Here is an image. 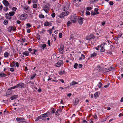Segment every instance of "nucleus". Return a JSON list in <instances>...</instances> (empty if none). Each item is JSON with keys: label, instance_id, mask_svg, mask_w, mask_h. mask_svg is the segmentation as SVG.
I'll list each match as a JSON object with an SVG mask.
<instances>
[{"label": "nucleus", "instance_id": "8fccbe9b", "mask_svg": "<svg viewBox=\"0 0 123 123\" xmlns=\"http://www.w3.org/2000/svg\"><path fill=\"white\" fill-rule=\"evenodd\" d=\"M71 24V22L70 21H68L67 23V25L68 26L70 25Z\"/></svg>", "mask_w": 123, "mask_h": 123}, {"label": "nucleus", "instance_id": "f8f14e48", "mask_svg": "<svg viewBox=\"0 0 123 123\" xmlns=\"http://www.w3.org/2000/svg\"><path fill=\"white\" fill-rule=\"evenodd\" d=\"M17 121L18 122V123H20L23 120H25V119L23 117H17L16 119Z\"/></svg>", "mask_w": 123, "mask_h": 123}, {"label": "nucleus", "instance_id": "423d86ee", "mask_svg": "<svg viewBox=\"0 0 123 123\" xmlns=\"http://www.w3.org/2000/svg\"><path fill=\"white\" fill-rule=\"evenodd\" d=\"M95 37L93 34L87 36L86 37V39L87 40L91 41L92 39H94Z\"/></svg>", "mask_w": 123, "mask_h": 123}, {"label": "nucleus", "instance_id": "338daca9", "mask_svg": "<svg viewBox=\"0 0 123 123\" xmlns=\"http://www.w3.org/2000/svg\"><path fill=\"white\" fill-rule=\"evenodd\" d=\"M82 65L81 64H79L78 66L79 68H80L82 67Z\"/></svg>", "mask_w": 123, "mask_h": 123}, {"label": "nucleus", "instance_id": "bf43d9fd", "mask_svg": "<svg viewBox=\"0 0 123 123\" xmlns=\"http://www.w3.org/2000/svg\"><path fill=\"white\" fill-rule=\"evenodd\" d=\"M50 41L49 40H48L47 42V43L49 46H50Z\"/></svg>", "mask_w": 123, "mask_h": 123}, {"label": "nucleus", "instance_id": "9d476101", "mask_svg": "<svg viewBox=\"0 0 123 123\" xmlns=\"http://www.w3.org/2000/svg\"><path fill=\"white\" fill-rule=\"evenodd\" d=\"M69 6L67 3H65L63 6V9L64 11L67 10L69 8Z\"/></svg>", "mask_w": 123, "mask_h": 123}, {"label": "nucleus", "instance_id": "72a5a7b5", "mask_svg": "<svg viewBox=\"0 0 123 123\" xmlns=\"http://www.w3.org/2000/svg\"><path fill=\"white\" fill-rule=\"evenodd\" d=\"M78 64L77 63H75L74 66V68L75 69H77L78 66Z\"/></svg>", "mask_w": 123, "mask_h": 123}, {"label": "nucleus", "instance_id": "603ef678", "mask_svg": "<svg viewBox=\"0 0 123 123\" xmlns=\"http://www.w3.org/2000/svg\"><path fill=\"white\" fill-rule=\"evenodd\" d=\"M18 88V87H17V85L15 86L11 87V89H15V88Z\"/></svg>", "mask_w": 123, "mask_h": 123}, {"label": "nucleus", "instance_id": "c756f323", "mask_svg": "<svg viewBox=\"0 0 123 123\" xmlns=\"http://www.w3.org/2000/svg\"><path fill=\"white\" fill-rule=\"evenodd\" d=\"M63 13L64 16H66L68 15L69 14V12H63Z\"/></svg>", "mask_w": 123, "mask_h": 123}, {"label": "nucleus", "instance_id": "20e7f679", "mask_svg": "<svg viewBox=\"0 0 123 123\" xmlns=\"http://www.w3.org/2000/svg\"><path fill=\"white\" fill-rule=\"evenodd\" d=\"M38 46L40 49L42 51L47 49L46 45L45 44H40L38 45Z\"/></svg>", "mask_w": 123, "mask_h": 123}, {"label": "nucleus", "instance_id": "774afa93", "mask_svg": "<svg viewBox=\"0 0 123 123\" xmlns=\"http://www.w3.org/2000/svg\"><path fill=\"white\" fill-rule=\"evenodd\" d=\"M109 4L110 5L112 6L113 5V4L112 2L111 1L109 2Z\"/></svg>", "mask_w": 123, "mask_h": 123}, {"label": "nucleus", "instance_id": "dca6fc26", "mask_svg": "<svg viewBox=\"0 0 123 123\" xmlns=\"http://www.w3.org/2000/svg\"><path fill=\"white\" fill-rule=\"evenodd\" d=\"M5 16L6 18L9 20L11 19L12 18L10 17L9 14L8 13H6L5 14Z\"/></svg>", "mask_w": 123, "mask_h": 123}, {"label": "nucleus", "instance_id": "ddd939ff", "mask_svg": "<svg viewBox=\"0 0 123 123\" xmlns=\"http://www.w3.org/2000/svg\"><path fill=\"white\" fill-rule=\"evenodd\" d=\"M64 47L63 45H61L60 46V48L59 49V52L62 54L64 51Z\"/></svg>", "mask_w": 123, "mask_h": 123}, {"label": "nucleus", "instance_id": "9b49d317", "mask_svg": "<svg viewBox=\"0 0 123 123\" xmlns=\"http://www.w3.org/2000/svg\"><path fill=\"white\" fill-rule=\"evenodd\" d=\"M84 19V18H83L80 17L78 18V21L79 24L82 25L83 24Z\"/></svg>", "mask_w": 123, "mask_h": 123}, {"label": "nucleus", "instance_id": "e433bc0d", "mask_svg": "<svg viewBox=\"0 0 123 123\" xmlns=\"http://www.w3.org/2000/svg\"><path fill=\"white\" fill-rule=\"evenodd\" d=\"M102 85V83L100 82H99L98 84V85L99 86V88H101V87Z\"/></svg>", "mask_w": 123, "mask_h": 123}, {"label": "nucleus", "instance_id": "79ce46f5", "mask_svg": "<svg viewBox=\"0 0 123 123\" xmlns=\"http://www.w3.org/2000/svg\"><path fill=\"white\" fill-rule=\"evenodd\" d=\"M37 7V5L36 4H34L33 5V7L34 8H35Z\"/></svg>", "mask_w": 123, "mask_h": 123}, {"label": "nucleus", "instance_id": "13d9d810", "mask_svg": "<svg viewBox=\"0 0 123 123\" xmlns=\"http://www.w3.org/2000/svg\"><path fill=\"white\" fill-rule=\"evenodd\" d=\"M10 71L12 72H13L14 71V69L13 68H10Z\"/></svg>", "mask_w": 123, "mask_h": 123}, {"label": "nucleus", "instance_id": "5fc2aeb1", "mask_svg": "<svg viewBox=\"0 0 123 123\" xmlns=\"http://www.w3.org/2000/svg\"><path fill=\"white\" fill-rule=\"evenodd\" d=\"M98 9L97 8H95L94 9V11L95 12H98Z\"/></svg>", "mask_w": 123, "mask_h": 123}, {"label": "nucleus", "instance_id": "2f4dec72", "mask_svg": "<svg viewBox=\"0 0 123 123\" xmlns=\"http://www.w3.org/2000/svg\"><path fill=\"white\" fill-rule=\"evenodd\" d=\"M94 95L95 98H97L98 96V92H95L94 93Z\"/></svg>", "mask_w": 123, "mask_h": 123}, {"label": "nucleus", "instance_id": "4be33fe9", "mask_svg": "<svg viewBox=\"0 0 123 123\" xmlns=\"http://www.w3.org/2000/svg\"><path fill=\"white\" fill-rule=\"evenodd\" d=\"M85 56L83 54L81 55V57H80L79 60H81L84 59H85Z\"/></svg>", "mask_w": 123, "mask_h": 123}, {"label": "nucleus", "instance_id": "4c0bfd02", "mask_svg": "<svg viewBox=\"0 0 123 123\" xmlns=\"http://www.w3.org/2000/svg\"><path fill=\"white\" fill-rule=\"evenodd\" d=\"M17 9V8L15 7H14L12 8V10L15 12L16 11Z\"/></svg>", "mask_w": 123, "mask_h": 123}, {"label": "nucleus", "instance_id": "e2e57ef3", "mask_svg": "<svg viewBox=\"0 0 123 123\" xmlns=\"http://www.w3.org/2000/svg\"><path fill=\"white\" fill-rule=\"evenodd\" d=\"M15 64H16V67H19V64L18 62H16V63Z\"/></svg>", "mask_w": 123, "mask_h": 123}, {"label": "nucleus", "instance_id": "f704fd0d", "mask_svg": "<svg viewBox=\"0 0 123 123\" xmlns=\"http://www.w3.org/2000/svg\"><path fill=\"white\" fill-rule=\"evenodd\" d=\"M8 23V21L7 20H5L3 22L4 24L5 25H6Z\"/></svg>", "mask_w": 123, "mask_h": 123}, {"label": "nucleus", "instance_id": "c85d7f7f", "mask_svg": "<svg viewBox=\"0 0 123 123\" xmlns=\"http://www.w3.org/2000/svg\"><path fill=\"white\" fill-rule=\"evenodd\" d=\"M15 13L14 12H9V14L10 16V17L11 16H13L15 14Z\"/></svg>", "mask_w": 123, "mask_h": 123}, {"label": "nucleus", "instance_id": "cd10ccee", "mask_svg": "<svg viewBox=\"0 0 123 123\" xmlns=\"http://www.w3.org/2000/svg\"><path fill=\"white\" fill-rule=\"evenodd\" d=\"M37 74L35 73L32 75L31 77V79L32 80L36 76Z\"/></svg>", "mask_w": 123, "mask_h": 123}, {"label": "nucleus", "instance_id": "39448f33", "mask_svg": "<svg viewBox=\"0 0 123 123\" xmlns=\"http://www.w3.org/2000/svg\"><path fill=\"white\" fill-rule=\"evenodd\" d=\"M27 17V15L25 13L19 16V18L20 20H25Z\"/></svg>", "mask_w": 123, "mask_h": 123}, {"label": "nucleus", "instance_id": "a211bd4d", "mask_svg": "<svg viewBox=\"0 0 123 123\" xmlns=\"http://www.w3.org/2000/svg\"><path fill=\"white\" fill-rule=\"evenodd\" d=\"M18 97V95H14L12 96L10 98V99L11 100H12L17 98Z\"/></svg>", "mask_w": 123, "mask_h": 123}, {"label": "nucleus", "instance_id": "aec40b11", "mask_svg": "<svg viewBox=\"0 0 123 123\" xmlns=\"http://www.w3.org/2000/svg\"><path fill=\"white\" fill-rule=\"evenodd\" d=\"M99 13L98 12H95L94 11H92L91 12V14L92 15H94L97 14H98Z\"/></svg>", "mask_w": 123, "mask_h": 123}, {"label": "nucleus", "instance_id": "09e8293b", "mask_svg": "<svg viewBox=\"0 0 123 123\" xmlns=\"http://www.w3.org/2000/svg\"><path fill=\"white\" fill-rule=\"evenodd\" d=\"M58 110H57V111L56 112L55 114V115L56 116H58L59 115V114L58 113Z\"/></svg>", "mask_w": 123, "mask_h": 123}, {"label": "nucleus", "instance_id": "5701e85b", "mask_svg": "<svg viewBox=\"0 0 123 123\" xmlns=\"http://www.w3.org/2000/svg\"><path fill=\"white\" fill-rule=\"evenodd\" d=\"M6 74L4 73H1L0 74V76L2 77H5L6 76Z\"/></svg>", "mask_w": 123, "mask_h": 123}, {"label": "nucleus", "instance_id": "b1692460", "mask_svg": "<svg viewBox=\"0 0 123 123\" xmlns=\"http://www.w3.org/2000/svg\"><path fill=\"white\" fill-rule=\"evenodd\" d=\"M58 17L60 18H63L64 16L63 12L58 15Z\"/></svg>", "mask_w": 123, "mask_h": 123}, {"label": "nucleus", "instance_id": "2eb2a0df", "mask_svg": "<svg viewBox=\"0 0 123 123\" xmlns=\"http://www.w3.org/2000/svg\"><path fill=\"white\" fill-rule=\"evenodd\" d=\"M3 3L5 6H8L9 4L8 2L6 0H3L2 1Z\"/></svg>", "mask_w": 123, "mask_h": 123}, {"label": "nucleus", "instance_id": "c9c22d12", "mask_svg": "<svg viewBox=\"0 0 123 123\" xmlns=\"http://www.w3.org/2000/svg\"><path fill=\"white\" fill-rule=\"evenodd\" d=\"M92 8L90 6L87 7L86 8V9L87 10L90 11L92 9Z\"/></svg>", "mask_w": 123, "mask_h": 123}, {"label": "nucleus", "instance_id": "0eeeda50", "mask_svg": "<svg viewBox=\"0 0 123 123\" xmlns=\"http://www.w3.org/2000/svg\"><path fill=\"white\" fill-rule=\"evenodd\" d=\"M79 37V35L76 33H74L73 34H72L70 37L71 39H77Z\"/></svg>", "mask_w": 123, "mask_h": 123}, {"label": "nucleus", "instance_id": "58836bf2", "mask_svg": "<svg viewBox=\"0 0 123 123\" xmlns=\"http://www.w3.org/2000/svg\"><path fill=\"white\" fill-rule=\"evenodd\" d=\"M11 94V93L10 92H7L6 93V95L7 97H9L10 94Z\"/></svg>", "mask_w": 123, "mask_h": 123}, {"label": "nucleus", "instance_id": "393cba45", "mask_svg": "<svg viewBox=\"0 0 123 123\" xmlns=\"http://www.w3.org/2000/svg\"><path fill=\"white\" fill-rule=\"evenodd\" d=\"M78 83V82H76L74 81H73L70 84L71 86H73L77 84Z\"/></svg>", "mask_w": 123, "mask_h": 123}, {"label": "nucleus", "instance_id": "a18cd8bd", "mask_svg": "<svg viewBox=\"0 0 123 123\" xmlns=\"http://www.w3.org/2000/svg\"><path fill=\"white\" fill-rule=\"evenodd\" d=\"M40 116L36 118L35 120V121L36 122L39 119H41L40 118Z\"/></svg>", "mask_w": 123, "mask_h": 123}, {"label": "nucleus", "instance_id": "1a4fd4ad", "mask_svg": "<svg viewBox=\"0 0 123 123\" xmlns=\"http://www.w3.org/2000/svg\"><path fill=\"white\" fill-rule=\"evenodd\" d=\"M16 30V28L13 26H10L8 28V31L9 32H11L12 31H14Z\"/></svg>", "mask_w": 123, "mask_h": 123}, {"label": "nucleus", "instance_id": "3c124183", "mask_svg": "<svg viewBox=\"0 0 123 123\" xmlns=\"http://www.w3.org/2000/svg\"><path fill=\"white\" fill-rule=\"evenodd\" d=\"M59 37L60 38H61L62 37V34L61 33H60L59 34Z\"/></svg>", "mask_w": 123, "mask_h": 123}, {"label": "nucleus", "instance_id": "4468645a", "mask_svg": "<svg viewBox=\"0 0 123 123\" xmlns=\"http://www.w3.org/2000/svg\"><path fill=\"white\" fill-rule=\"evenodd\" d=\"M17 86L18 87L22 88L24 87L25 85L23 83H20L17 85Z\"/></svg>", "mask_w": 123, "mask_h": 123}, {"label": "nucleus", "instance_id": "37998d69", "mask_svg": "<svg viewBox=\"0 0 123 123\" xmlns=\"http://www.w3.org/2000/svg\"><path fill=\"white\" fill-rule=\"evenodd\" d=\"M37 1L38 0H32V2L33 4L37 3Z\"/></svg>", "mask_w": 123, "mask_h": 123}, {"label": "nucleus", "instance_id": "6ab92c4d", "mask_svg": "<svg viewBox=\"0 0 123 123\" xmlns=\"http://www.w3.org/2000/svg\"><path fill=\"white\" fill-rule=\"evenodd\" d=\"M23 55L25 56H28L29 55V53L28 51H26L23 52Z\"/></svg>", "mask_w": 123, "mask_h": 123}, {"label": "nucleus", "instance_id": "680f3d73", "mask_svg": "<svg viewBox=\"0 0 123 123\" xmlns=\"http://www.w3.org/2000/svg\"><path fill=\"white\" fill-rule=\"evenodd\" d=\"M86 15H90V12L88 11H86Z\"/></svg>", "mask_w": 123, "mask_h": 123}, {"label": "nucleus", "instance_id": "6e6d98bb", "mask_svg": "<svg viewBox=\"0 0 123 123\" xmlns=\"http://www.w3.org/2000/svg\"><path fill=\"white\" fill-rule=\"evenodd\" d=\"M78 0H73L74 2L76 3V2H77L78 3H79L78 2Z\"/></svg>", "mask_w": 123, "mask_h": 123}, {"label": "nucleus", "instance_id": "7ed1b4c3", "mask_svg": "<svg viewBox=\"0 0 123 123\" xmlns=\"http://www.w3.org/2000/svg\"><path fill=\"white\" fill-rule=\"evenodd\" d=\"M49 4L45 5L43 6V10L46 13H48L49 12V8L48 6Z\"/></svg>", "mask_w": 123, "mask_h": 123}, {"label": "nucleus", "instance_id": "69168bd1", "mask_svg": "<svg viewBox=\"0 0 123 123\" xmlns=\"http://www.w3.org/2000/svg\"><path fill=\"white\" fill-rule=\"evenodd\" d=\"M58 31V30H57L56 31H54V33H55V34H57L58 33V32L57 31Z\"/></svg>", "mask_w": 123, "mask_h": 123}, {"label": "nucleus", "instance_id": "49530a36", "mask_svg": "<svg viewBox=\"0 0 123 123\" xmlns=\"http://www.w3.org/2000/svg\"><path fill=\"white\" fill-rule=\"evenodd\" d=\"M55 13H52L51 15V16L52 17V18H54L55 17Z\"/></svg>", "mask_w": 123, "mask_h": 123}, {"label": "nucleus", "instance_id": "0e129e2a", "mask_svg": "<svg viewBox=\"0 0 123 123\" xmlns=\"http://www.w3.org/2000/svg\"><path fill=\"white\" fill-rule=\"evenodd\" d=\"M17 23L18 24H19L21 23V21L19 20H17Z\"/></svg>", "mask_w": 123, "mask_h": 123}, {"label": "nucleus", "instance_id": "f3484780", "mask_svg": "<svg viewBox=\"0 0 123 123\" xmlns=\"http://www.w3.org/2000/svg\"><path fill=\"white\" fill-rule=\"evenodd\" d=\"M101 51L102 52H104L105 51V49L104 45L103 44H101L100 45Z\"/></svg>", "mask_w": 123, "mask_h": 123}, {"label": "nucleus", "instance_id": "c03bdc74", "mask_svg": "<svg viewBox=\"0 0 123 123\" xmlns=\"http://www.w3.org/2000/svg\"><path fill=\"white\" fill-rule=\"evenodd\" d=\"M4 10L5 11H6L8 10V7H5L4 8Z\"/></svg>", "mask_w": 123, "mask_h": 123}, {"label": "nucleus", "instance_id": "473e14b6", "mask_svg": "<svg viewBox=\"0 0 123 123\" xmlns=\"http://www.w3.org/2000/svg\"><path fill=\"white\" fill-rule=\"evenodd\" d=\"M49 25V23L48 22H46L44 24V26H48Z\"/></svg>", "mask_w": 123, "mask_h": 123}, {"label": "nucleus", "instance_id": "4d7b16f0", "mask_svg": "<svg viewBox=\"0 0 123 123\" xmlns=\"http://www.w3.org/2000/svg\"><path fill=\"white\" fill-rule=\"evenodd\" d=\"M100 48V46H98L97 47H95V49L96 50H98Z\"/></svg>", "mask_w": 123, "mask_h": 123}, {"label": "nucleus", "instance_id": "a19ab883", "mask_svg": "<svg viewBox=\"0 0 123 123\" xmlns=\"http://www.w3.org/2000/svg\"><path fill=\"white\" fill-rule=\"evenodd\" d=\"M55 111V110L54 108H53L51 112L53 114L54 113Z\"/></svg>", "mask_w": 123, "mask_h": 123}, {"label": "nucleus", "instance_id": "ea45409f", "mask_svg": "<svg viewBox=\"0 0 123 123\" xmlns=\"http://www.w3.org/2000/svg\"><path fill=\"white\" fill-rule=\"evenodd\" d=\"M45 31V30L43 29L42 31L40 32L39 33L40 34H43Z\"/></svg>", "mask_w": 123, "mask_h": 123}, {"label": "nucleus", "instance_id": "052dcab7", "mask_svg": "<svg viewBox=\"0 0 123 123\" xmlns=\"http://www.w3.org/2000/svg\"><path fill=\"white\" fill-rule=\"evenodd\" d=\"M59 80V81H61V82L62 83H63L64 82V80H63V79H59L58 80Z\"/></svg>", "mask_w": 123, "mask_h": 123}, {"label": "nucleus", "instance_id": "864d4df0", "mask_svg": "<svg viewBox=\"0 0 123 123\" xmlns=\"http://www.w3.org/2000/svg\"><path fill=\"white\" fill-rule=\"evenodd\" d=\"M3 6L1 4H0V11L2 9Z\"/></svg>", "mask_w": 123, "mask_h": 123}, {"label": "nucleus", "instance_id": "de8ad7c7", "mask_svg": "<svg viewBox=\"0 0 123 123\" xmlns=\"http://www.w3.org/2000/svg\"><path fill=\"white\" fill-rule=\"evenodd\" d=\"M26 26L28 27L29 28L31 27V25L29 23H28L26 24Z\"/></svg>", "mask_w": 123, "mask_h": 123}, {"label": "nucleus", "instance_id": "f257e3e1", "mask_svg": "<svg viewBox=\"0 0 123 123\" xmlns=\"http://www.w3.org/2000/svg\"><path fill=\"white\" fill-rule=\"evenodd\" d=\"M50 114V113L48 112L42 114L41 116H40V118L43 120H45L46 119V117H49Z\"/></svg>", "mask_w": 123, "mask_h": 123}, {"label": "nucleus", "instance_id": "7c9ffc66", "mask_svg": "<svg viewBox=\"0 0 123 123\" xmlns=\"http://www.w3.org/2000/svg\"><path fill=\"white\" fill-rule=\"evenodd\" d=\"M39 18H43L45 17L44 16L43 14H39Z\"/></svg>", "mask_w": 123, "mask_h": 123}, {"label": "nucleus", "instance_id": "bb28decb", "mask_svg": "<svg viewBox=\"0 0 123 123\" xmlns=\"http://www.w3.org/2000/svg\"><path fill=\"white\" fill-rule=\"evenodd\" d=\"M97 54V53L94 52L91 55V57L92 58L95 57L96 56Z\"/></svg>", "mask_w": 123, "mask_h": 123}, {"label": "nucleus", "instance_id": "6e6552de", "mask_svg": "<svg viewBox=\"0 0 123 123\" xmlns=\"http://www.w3.org/2000/svg\"><path fill=\"white\" fill-rule=\"evenodd\" d=\"M77 18L76 16H72L71 17V21L73 23H75L77 22Z\"/></svg>", "mask_w": 123, "mask_h": 123}, {"label": "nucleus", "instance_id": "412c9836", "mask_svg": "<svg viewBox=\"0 0 123 123\" xmlns=\"http://www.w3.org/2000/svg\"><path fill=\"white\" fill-rule=\"evenodd\" d=\"M9 55V54L7 52H5L4 54V56L6 58H8Z\"/></svg>", "mask_w": 123, "mask_h": 123}, {"label": "nucleus", "instance_id": "f03ea898", "mask_svg": "<svg viewBox=\"0 0 123 123\" xmlns=\"http://www.w3.org/2000/svg\"><path fill=\"white\" fill-rule=\"evenodd\" d=\"M63 61L62 60H61L57 62V63L55 64V66L56 67H59L63 65Z\"/></svg>", "mask_w": 123, "mask_h": 123}, {"label": "nucleus", "instance_id": "a878e982", "mask_svg": "<svg viewBox=\"0 0 123 123\" xmlns=\"http://www.w3.org/2000/svg\"><path fill=\"white\" fill-rule=\"evenodd\" d=\"M59 74L60 75H62L65 73V72L64 70L60 71L59 72Z\"/></svg>", "mask_w": 123, "mask_h": 123}]
</instances>
